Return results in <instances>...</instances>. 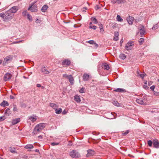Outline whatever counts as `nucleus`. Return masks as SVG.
<instances>
[{"instance_id":"obj_1","label":"nucleus","mask_w":159,"mask_h":159,"mask_svg":"<svg viewBox=\"0 0 159 159\" xmlns=\"http://www.w3.org/2000/svg\"><path fill=\"white\" fill-rule=\"evenodd\" d=\"M14 16V14L9 12L8 11L5 13H0V17H1L4 21H8L11 20L12 18Z\"/></svg>"},{"instance_id":"obj_2","label":"nucleus","mask_w":159,"mask_h":159,"mask_svg":"<svg viewBox=\"0 0 159 159\" xmlns=\"http://www.w3.org/2000/svg\"><path fill=\"white\" fill-rule=\"evenodd\" d=\"M46 124L44 123H39L37 125L34 129L33 134H37L43 129L46 126Z\"/></svg>"},{"instance_id":"obj_3","label":"nucleus","mask_w":159,"mask_h":159,"mask_svg":"<svg viewBox=\"0 0 159 159\" xmlns=\"http://www.w3.org/2000/svg\"><path fill=\"white\" fill-rule=\"evenodd\" d=\"M146 97L144 96L143 98H139L136 100V102L141 105H145L146 104V102L145 100H144V99H145Z\"/></svg>"},{"instance_id":"obj_4","label":"nucleus","mask_w":159,"mask_h":159,"mask_svg":"<svg viewBox=\"0 0 159 159\" xmlns=\"http://www.w3.org/2000/svg\"><path fill=\"white\" fill-rule=\"evenodd\" d=\"M134 45L133 42H129L127 43L125 46V49L127 50H130L132 49V46Z\"/></svg>"},{"instance_id":"obj_5","label":"nucleus","mask_w":159,"mask_h":159,"mask_svg":"<svg viewBox=\"0 0 159 159\" xmlns=\"http://www.w3.org/2000/svg\"><path fill=\"white\" fill-rule=\"evenodd\" d=\"M37 120V116H36L33 115V116H29L28 118L27 121L28 123L34 122Z\"/></svg>"},{"instance_id":"obj_6","label":"nucleus","mask_w":159,"mask_h":159,"mask_svg":"<svg viewBox=\"0 0 159 159\" xmlns=\"http://www.w3.org/2000/svg\"><path fill=\"white\" fill-rule=\"evenodd\" d=\"M13 58V56L11 55H9L7 56L5 58H4V61L3 62V64H7L8 61H11L12 60Z\"/></svg>"},{"instance_id":"obj_7","label":"nucleus","mask_w":159,"mask_h":159,"mask_svg":"<svg viewBox=\"0 0 159 159\" xmlns=\"http://www.w3.org/2000/svg\"><path fill=\"white\" fill-rule=\"evenodd\" d=\"M18 9V7L17 6H14L11 8L8 11L9 12L11 13H12L14 14V13H16Z\"/></svg>"},{"instance_id":"obj_8","label":"nucleus","mask_w":159,"mask_h":159,"mask_svg":"<svg viewBox=\"0 0 159 159\" xmlns=\"http://www.w3.org/2000/svg\"><path fill=\"white\" fill-rule=\"evenodd\" d=\"M70 155L72 157L75 158L78 157L79 154L75 151L73 150L70 152Z\"/></svg>"},{"instance_id":"obj_9","label":"nucleus","mask_w":159,"mask_h":159,"mask_svg":"<svg viewBox=\"0 0 159 159\" xmlns=\"http://www.w3.org/2000/svg\"><path fill=\"white\" fill-rule=\"evenodd\" d=\"M141 36H143L145 33V30L144 27L141 25L139 28Z\"/></svg>"},{"instance_id":"obj_10","label":"nucleus","mask_w":159,"mask_h":159,"mask_svg":"<svg viewBox=\"0 0 159 159\" xmlns=\"http://www.w3.org/2000/svg\"><path fill=\"white\" fill-rule=\"evenodd\" d=\"M11 76L12 75L10 73H7L4 77V80L6 81H8L11 79Z\"/></svg>"},{"instance_id":"obj_11","label":"nucleus","mask_w":159,"mask_h":159,"mask_svg":"<svg viewBox=\"0 0 159 159\" xmlns=\"http://www.w3.org/2000/svg\"><path fill=\"white\" fill-rule=\"evenodd\" d=\"M28 10H30L32 12H36L37 11V7L35 5H32L30 7L28 8Z\"/></svg>"},{"instance_id":"obj_12","label":"nucleus","mask_w":159,"mask_h":159,"mask_svg":"<svg viewBox=\"0 0 159 159\" xmlns=\"http://www.w3.org/2000/svg\"><path fill=\"white\" fill-rule=\"evenodd\" d=\"M70 61L68 59H65L62 62V65L64 66H69L70 64Z\"/></svg>"},{"instance_id":"obj_13","label":"nucleus","mask_w":159,"mask_h":159,"mask_svg":"<svg viewBox=\"0 0 159 159\" xmlns=\"http://www.w3.org/2000/svg\"><path fill=\"white\" fill-rule=\"evenodd\" d=\"M153 144L154 147L156 148H159V141L157 139L153 140Z\"/></svg>"},{"instance_id":"obj_14","label":"nucleus","mask_w":159,"mask_h":159,"mask_svg":"<svg viewBox=\"0 0 159 159\" xmlns=\"http://www.w3.org/2000/svg\"><path fill=\"white\" fill-rule=\"evenodd\" d=\"M134 20V18L132 16H129L127 18V20L129 25H132L133 24V21Z\"/></svg>"},{"instance_id":"obj_15","label":"nucleus","mask_w":159,"mask_h":159,"mask_svg":"<svg viewBox=\"0 0 159 159\" xmlns=\"http://www.w3.org/2000/svg\"><path fill=\"white\" fill-rule=\"evenodd\" d=\"M90 76L86 73L84 74L83 76V80L84 81H88L89 80Z\"/></svg>"},{"instance_id":"obj_16","label":"nucleus","mask_w":159,"mask_h":159,"mask_svg":"<svg viewBox=\"0 0 159 159\" xmlns=\"http://www.w3.org/2000/svg\"><path fill=\"white\" fill-rule=\"evenodd\" d=\"M41 71L43 74H47L50 73V72H49L44 66L42 68Z\"/></svg>"},{"instance_id":"obj_17","label":"nucleus","mask_w":159,"mask_h":159,"mask_svg":"<svg viewBox=\"0 0 159 159\" xmlns=\"http://www.w3.org/2000/svg\"><path fill=\"white\" fill-rule=\"evenodd\" d=\"M102 66L104 70H108L110 69L109 66L106 63H103L102 65Z\"/></svg>"},{"instance_id":"obj_18","label":"nucleus","mask_w":159,"mask_h":159,"mask_svg":"<svg viewBox=\"0 0 159 159\" xmlns=\"http://www.w3.org/2000/svg\"><path fill=\"white\" fill-rule=\"evenodd\" d=\"M49 106L54 110H55L58 107V106L57 104L52 103H49Z\"/></svg>"},{"instance_id":"obj_19","label":"nucleus","mask_w":159,"mask_h":159,"mask_svg":"<svg viewBox=\"0 0 159 159\" xmlns=\"http://www.w3.org/2000/svg\"><path fill=\"white\" fill-rule=\"evenodd\" d=\"M74 100L75 101L78 103L80 102H81V99L80 96L78 95H76L74 98Z\"/></svg>"},{"instance_id":"obj_20","label":"nucleus","mask_w":159,"mask_h":159,"mask_svg":"<svg viewBox=\"0 0 159 159\" xmlns=\"http://www.w3.org/2000/svg\"><path fill=\"white\" fill-rule=\"evenodd\" d=\"M87 152H88V154L87 155V156L93 155L94 154V151L92 150H90V149L88 150L87 151Z\"/></svg>"},{"instance_id":"obj_21","label":"nucleus","mask_w":159,"mask_h":159,"mask_svg":"<svg viewBox=\"0 0 159 159\" xmlns=\"http://www.w3.org/2000/svg\"><path fill=\"white\" fill-rule=\"evenodd\" d=\"M20 119L19 118H16L12 120V123L13 125H15L20 122Z\"/></svg>"},{"instance_id":"obj_22","label":"nucleus","mask_w":159,"mask_h":159,"mask_svg":"<svg viewBox=\"0 0 159 159\" xmlns=\"http://www.w3.org/2000/svg\"><path fill=\"white\" fill-rule=\"evenodd\" d=\"M0 105L3 107H5L6 106H8L9 103L7 101L4 100L1 103Z\"/></svg>"},{"instance_id":"obj_23","label":"nucleus","mask_w":159,"mask_h":159,"mask_svg":"<svg viewBox=\"0 0 159 159\" xmlns=\"http://www.w3.org/2000/svg\"><path fill=\"white\" fill-rule=\"evenodd\" d=\"M119 33L118 32H115V37L113 38V40L114 41H117L118 39V36Z\"/></svg>"},{"instance_id":"obj_24","label":"nucleus","mask_w":159,"mask_h":159,"mask_svg":"<svg viewBox=\"0 0 159 159\" xmlns=\"http://www.w3.org/2000/svg\"><path fill=\"white\" fill-rule=\"evenodd\" d=\"M48 8V6L46 5H45L42 7L41 10L42 12H46Z\"/></svg>"},{"instance_id":"obj_25","label":"nucleus","mask_w":159,"mask_h":159,"mask_svg":"<svg viewBox=\"0 0 159 159\" xmlns=\"http://www.w3.org/2000/svg\"><path fill=\"white\" fill-rule=\"evenodd\" d=\"M68 79L71 84H73L74 83V79L72 75H70V76L68 78Z\"/></svg>"},{"instance_id":"obj_26","label":"nucleus","mask_w":159,"mask_h":159,"mask_svg":"<svg viewBox=\"0 0 159 159\" xmlns=\"http://www.w3.org/2000/svg\"><path fill=\"white\" fill-rule=\"evenodd\" d=\"M144 84L143 86V87L145 89L147 90L148 89L149 87L147 86V81L146 80H145L144 82Z\"/></svg>"},{"instance_id":"obj_27","label":"nucleus","mask_w":159,"mask_h":159,"mask_svg":"<svg viewBox=\"0 0 159 159\" xmlns=\"http://www.w3.org/2000/svg\"><path fill=\"white\" fill-rule=\"evenodd\" d=\"M34 147L32 144H27L26 145L25 148L27 149H31L33 148Z\"/></svg>"},{"instance_id":"obj_28","label":"nucleus","mask_w":159,"mask_h":159,"mask_svg":"<svg viewBox=\"0 0 159 159\" xmlns=\"http://www.w3.org/2000/svg\"><path fill=\"white\" fill-rule=\"evenodd\" d=\"M55 113L57 114H60L62 112V109L61 108H59L58 109L57 108L55 110Z\"/></svg>"},{"instance_id":"obj_29","label":"nucleus","mask_w":159,"mask_h":159,"mask_svg":"<svg viewBox=\"0 0 159 159\" xmlns=\"http://www.w3.org/2000/svg\"><path fill=\"white\" fill-rule=\"evenodd\" d=\"M126 0H116V3L118 4H120V3H124L126 2Z\"/></svg>"},{"instance_id":"obj_30","label":"nucleus","mask_w":159,"mask_h":159,"mask_svg":"<svg viewBox=\"0 0 159 159\" xmlns=\"http://www.w3.org/2000/svg\"><path fill=\"white\" fill-rule=\"evenodd\" d=\"M119 57L121 59L124 60L126 58V56L125 54L121 53L120 54Z\"/></svg>"},{"instance_id":"obj_31","label":"nucleus","mask_w":159,"mask_h":159,"mask_svg":"<svg viewBox=\"0 0 159 159\" xmlns=\"http://www.w3.org/2000/svg\"><path fill=\"white\" fill-rule=\"evenodd\" d=\"M124 89H123L118 88L115 89L114 90V91L116 92H122L124 91Z\"/></svg>"},{"instance_id":"obj_32","label":"nucleus","mask_w":159,"mask_h":159,"mask_svg":"<svg viewBox=\"0 0 159 159\" xmlns=\"http://www.w3.org/2000/svg\"><path fill=\"white\" fill-rule=\"evenodd\" d=\"M113 103L114 105L116 106H120V104L116 101H113Z\"/></svg>"},{"instance_id":"obj_33","label":"nucleus","mask_w":159,"mask_h":159,"mask_svg":"<svg viewBox=\"0 0 159 159\" xmlns=\"http://www.w3.org/2000/svg\"><path fill=\"white\" fill-rule=\"evenodd\" d=\"M117 20L118 21L122 22L123 20V19L120 17L119 15H117L116 17Z\"/></svg>"},{"instance_id":"obj_34","label":"nucleus","mask_w":159,"mask_h":159,"mask_svg":"<svg viewBox=\"0 0 159 159\" xmlns=\"http://www.w3.org/2000/svg\"><path fill=\"white\" fill-rule=\"evenodd\" d=\"M91 20L94 24H97L98 23L97 20L94 17H92L91 18Z\"/></svg>"},{"instance_id":"obj_35","label":"nucleus","mask_w":159,"mask_h":159,"mask_svg":"<svg viewBox=\"0 0 159 159\" xmlns=\"http://www.w3.org/2000/svg\"><path fill=\"white\" fill-rule=\"evenodd\" d=\"M5 114L9 116L11 113L10 111V109L9 108H7L5 111Z\"/></svg>"},{"instance_id":"obj_36","label":"nucleus","mask_w":159,"mask_h":159,"mask_svg":"<svg viewBox=\"0 0 159 159\" xmlns=\"http://www.w3.org/2000/svg\"><path fill=\"white\" fill-rule=\"evenodd\" d=\"M130 132L129 130H126L125 132L123 131L122 132V134L123 136H125L127 134Z\"/></svg>"},{"instance_id":"obj_37","label":"nucleus","mask_w":159,"mask_h":159,"mask_svg":"<svg viewBox=\"0 0 159 159\" xmlns=\"http://www.w3.org/2000/svg\"><path fill=\"white\" fill-rule=\"evenodd\" d=\"M13 111L14 112L18 111V109L17 107L16 106V105H13Z\"/></svg>"},{"instance_id":"obj_38","label":"nucleus","mask_w":159,"mask_h":159,"mask_svg":"<svg viewBox=\"0 0 159 159\" xmlns=\"http://www.w3.org/2000/svg\"><path fill=\"white\" fill-rule=\"evenodd\" d=\"M103 26L102 24H101L100 25V32L102 33H103L104 30L103 29Z\"/></svg>"},{"instance_id":"obj_39","label":"nucleus","mask_w":159,"mask_h":159,"mask_svg":"<svg viewBox=\"0 0 159 159\" xmlns=\"http://www.w3.org/2000/svg\"><path fill=\"white\" fill-rule=\"evenodd\" d=\"M9 150L11 152H15V148L14 147H11L9 148Z\"/></svg>"},{"instance_id":"obj_40","label":"nucleus","mask_w":159,"mask_h":159,"mask_svg":"<svg viewBox=\"0 0 159 159\" xmlns=\"http://www.w3.org/2000/svg\"><path fill=\"white\" fill-rule=\"evenodd\" d=\"M144 41V39L143 38L140 39L139 40V43L140 45L142 44Z\"/></svg>"},{"instance_id":"obj_41","label":"nucleus","mask_w":159,"mask_h":159,"mask_svg":"<svg viewBox=\"0 0 159 159\" xmlns=\"http://www.w3.org/2000/svg\"><path fill=\"white\" fill-rule=\"evenodd\" d=\"M152 143L153 141L152 142V141L150 140H148V144L149 147H151Z\"/></svg>"},{"instance_id":"obj_42","label":"nucleus","mask_w":159,"mask_h":159,"mask_svg":"<svg viewBox=\"0 0 159 159\" xmlns=\"http://www.w3.org/2000/svg\"><path fill=\"white\" fill-rule=\"evenodd\" d=\"M27 18L30 21H32V16L29 14H27Z\"/></svg>"},{"instance_id":"obj_43","label":"nucleus","mask_w":159,"mask_h":159,"mask_svg":"<svg viewBox=\"0 0 159 159\" xmlns=\"http://www.w3.org/2000/svg\"><path fill=\"white\" fill-rule=\"evenodd\" d=\"M87 43H88L91 44H94L95 43V41L93 40H89L86 42Z\"/></svg>"},{"instance_id":"obj_44","label":"nucleus","mask_w":159,"mask_h":159,"mask_svg":"<svg viewBox=\"0 0 159 159\" xmlns=\"http://www.w3.org/2000/svg\"><path fill=\"white\" fill-rule=\"evenodd\" d=\"M158 27V26L157 24H156L153 26L152 28V29L153 30H155L156 29H157Z\"/></svg>"},{"instance_id":"obj_45","label":"nucleus","mask_w":159,"mask_h":159,"mask_svg":"<svg viewBox=\"0 0 159 159\" xmlns=\"http://www.w3.org/2000/svg\"><path fill=\"white\" fill-rule=\"evenodd\" d=\"M84 88H82L81 89H80L79 90V92L81 93H84Z\"/></svg>"},{"instance_id":"obj_46","label":"nucleus","mask_w":159,"mask_h":159,"mask_svg":"<svg viewBox=\"0 0 159 159\" xmlns=\"http://www.w3.org/2000/svg\"><path fill=\"white\" fill-rule=\"evenodd\" d=\"M89 28L90 29H93L94 30H96L97 28L96 26L95 25H90Z\"/></svg>"},{"instance_id":"obj_47","label":"nucleus","mask_w":159,"mask_h":159,"mask_svg":"<svg viewBox=\"0 0 159 159\" xmlns=\"http://www.w3.org/2000/svg\"><path fill=\"white\" fill-rule=\"evenodd\" d=\"M27 14V11L26 10L23 11L22 12V15L23 16H26Z\"/></svg>"},{"instance_id":"obj_48","label":"nucleus","mask_w":159,"mask_h":159,"mask_svg":"<svg viewBox=\"0 0 159 159\" xmlns=\"http://www.w3.org/2000/svg\"><path fill=\"white\" fill-rule=\"evenodd\" d=\"M70 75H68L66 74H64L63 75V77L67 78L68 79V78L69 77Z\"/></svg>"},{"instance_id":"obj_49","label":"nucleus","mask_w":159,"mask_h":159,"mask_svg":"<svg viewBox=\"0 0 159 159\" xmlns=\"http://www.w3.org/2000/svg\"><path fill=\"white\" fill-rule=\"evenodd\" d=\"M155 88V86L152 85L150 87V89H151V90H152L153 91H154Z\"/></svg>"},{"instance_id":"obj_50","label":"nucleus","mask_w":159,"mask_h":159,"mask_svg":"<svg viewBox=\"0 0 159 159\" xmlns=\"http://www.w3.org/2000/svg\"><path fill=\"white\" fill-rule=\"evenodd\" d=\"M5 120L4 116H1L0 117V121H2Z\"/></svg>"},{"instance_id":"obj_51","label":"nucleus","mask_w":159,"mask_h":159,"mask_svg":"<svg viewBox=\"0 0 159 159\" xmlns=\"http://www.w3.org/2000/svg\"><path fill=\"white\" fill-rule=\"evenodd\" d=\"M59 143H56L54 142H53L51 143V145L52 146H55L58 145Z\"/></svg>"},{"instance_id":"obj_52","label":"nucleus","mask_w":159,"mask_h":159,"mask_svg":"<svg viewBox=\"0 0 159 159\" xmlns=\"http://www.w3.org/2000/svg\"><path fill=\"white\" fill-rule=\"evenodd\" d=\"M154 92V94L156 96H158L159 95V93L157 92H155V91H153Z\"/></svg>"},{"instance_id":"obj_53","label":"nucleus","mask_w":159,"mask_h":159,"mask_svg":"<svg viewBox=\"0 0 159 159\" xmlns=\"http://www.w3.org/2000/svg\"><path fill=\"white\" fill-rule=\"evenodd\" d=\"M152 82L151 81H148V86H150L152 84Z\"/></svg>"},{"instance_id":"obj_54","label":"nucleus","mask_w":159,"mask_h":159,"mask_svg":"<svg viewBox=\"0 0 159 159\" xmlns=\"http://www.w3.org/2000/svg\"><path fill=\"white\" fill-rule=\"evenodd\" d=\"M139 75L142 78H143L145 76V75L144 74H140Z\"/></svg>"},{"instance_id":"obj_55","label":"nucleus","mask_w":159,"mask_h":159,"mask_svg":"<svg viewBox=\"0 0 159 159\" xmlns=\"http://www.w3.org/2000/svg\"><path fill=\"white\" fill-rule=\"evenodd\" d=\"M94 45L95 46L96 48H97L98 47V45L97 43H96L95 42V43H94Z\"/></svg>"},{"instance_id":"obj_56","label":"nucleus","mask_w":159,"mask_h":159,"mask_svg":"<svg viewBox=\"0 0 159 159\" xmlns=\"http://www.w3.org/2000/svg\"><path fill=\"white\" fill-rule=\"evenodd\" d=\"M36 86H37V87H40L41 86V84H37Z\"/></svg>"},{"instance_id":"obj_57","label":"nucleus","mask_w":159,"mask_h":159,"mask_svg":"<svg viewBox=\"0 0 159 159\" xmlns=\"http://www.w3.org/2000/svg\"><path fill=\"white\" fill-rule=\"evenodd\" d=\"M42 138L43 137L41 135H40L38 136V138L39 139H42Z\"/></svg>"},{"instance_id":"obj_58","label":"nucleus","mask_w":159,"mask_h":159,"mask_svg":"<svg viewBox=\"0 0 159 159\" xmlns=\"http://www.w3.org/2000/svg\"><path fill=\"white\" fill-rule=\"evenodd\" d=\"M19 43V42L18 41H16L13 42L12 44H16V43Z\"/></svg>"},{"instance_id":"obj_59","label":"nucleus","mask_w":159,"mask_h":159,"mask_svg":"<svg viewBox=\"0 0 159 159\" xmlns=\"http://www.w3.org/2000/svg\"><path fill=\"white\" fill-rule=\"evenodd\" d=\"M112 2L113 3H116V1H115V0H112Z\"/></svg>"},{"instance_id":"obj_60","label":"nucleus","mask_w":159,"mask_h":159,"mask_svg":"<svg viewBox=\"0 0 159 159\" xmlns=\"http://www.w3.org/2000/svg\"><path fill=\"white\" fill-rule=\"evenodd\" d=\"M123 39H121L120 40V43L122 44L123 43Z\"/></svg>"},{"instance_id":"obj_61","label":"nucleus","mask_w":159,"mask_h":159,"mask_svg":"<svg viewBox=\"0 0 159 159\" xmlns=\"http://www.w3.org/2000/svg\"><path fill=\"white\" fill-rule=\"evenodd\" d=\"M28 157L27 156H24L23 158H27Z\"/></svg>"},{"instance_id":"obj_62","label":"nucleus","mask_w":159,"mask_h":159,"mask_svg":"<svg viewBox=\"0 0 159 159\" xmlns=\"http://www.w3.org/2000/svg\"><path fill=\"white\" fill-rule=\"evenodd\" d=\"M2 60H0V64L2 63Z\"/></svg>"},{"instance_id":"obj_63","label":"nucleus","mask_w":159,"mask_h":159,"mask_svg":"<svg viewBox=\"0 0 159 159\" xmlns=\"http://www.w3.org/2000/svg\"><path fill=\"white\" fill-rule=\"evenodd\" d=\"M92 24V23L91 22H90L89 23L90 25H91Z\"/></svg>"},{"instance_id":"obj_64","label":"nucleus","mask_w":159,"mask_h":159,"mask_svg":"<svg viewBox=\"0 0 159 159\" xmlns=\"http://www.w3.org/2000/svg\"><path fill=\"white\" fill-rule=\"evenodd\" d=\"M35 151H36V152H37L39 151V150L38 149H36V150Z\"/></svg>"}]
</instances>
